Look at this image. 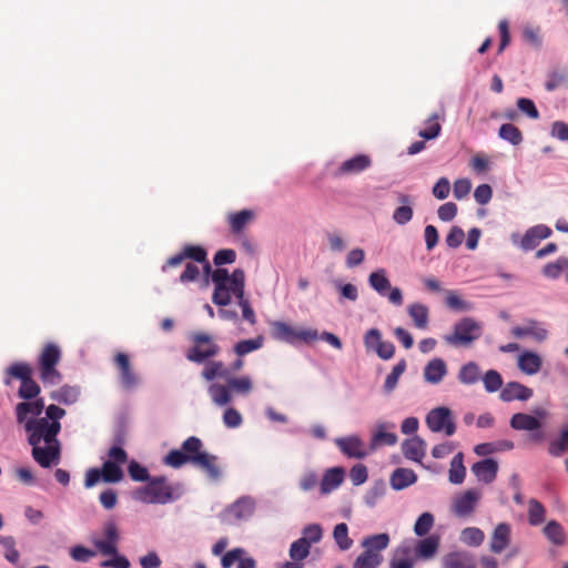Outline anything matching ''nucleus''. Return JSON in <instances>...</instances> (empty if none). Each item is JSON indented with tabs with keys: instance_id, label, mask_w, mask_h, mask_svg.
<instances>
[{
	"instance_id": "f257e3e1",
	"label": "nucleus",
	"mask_w": 568,
	"mask_h": 568,
	"mask_svg": "<svg viewBox=\"0 0 568 568\" xmlns=\"http://www.w3.org/2000/svg\"><path fill=\"white\" fill-rule=\"evenodd\" d=\"M43 407V400L36 398L19 403L16 413L18 422L24 423L26 430L29 433L33 458L42 467H49L59 462L60 444L57 435L61 429L59 420L65 415V410L57 405H49L45 417L32 419L42 413Z\"/></svg>"
},
{
	"instance_id": "f03ea898",
	"label": "nucleus",
	"mask_w": 568,
	"mask_h": 568,
	"mask_svg": "<svg viewBox=\"0 0 568 568\" xmlns=\"http://www.w3.org/2000/svg\"><path fill=\"white\" fill-rule=\"evenodd\" d=\"M131 496L142 504L165 505L174 501L180 496V491L178 486L171 484L166 477L155 476L132 490Z\"/></svg>"
},
{
	"instance_id": "7ed1b4c3",
	"label": "nucleus",
	"mask_w": 568,
	"mask_h": 568,
	"mask_svg": "<svg viewBox=\"0 0 568 568\" xmlns=\"http://www.w3.org/2000/svg\"><path fill=\"white\" fill-rule=\"evenodd\" d=\"M212 282L215 285L213 302L216 305L225 306L231 298L244 296L245 275L242 270H235L232 274L224 268H217L212 274Z\"/></svg>"
},
{
	"instance_id": "20e7f679",
	"label": "nucleus",
	"mask_w": 568,
	"mask_h": 568,
	"mask_svg": "<svg viewBox=\"0 0 568 568\" xmlns=\"http://www.w3.org/2000/svg\"><path fill=\"white\" fill-rule=\"evenodd\" d=\"M119 539V529L113 521H109L103 526L101 536H94L91 539L93 546L101 555L111 557L100 564L102 568H130L129 559L118 551Z\"/></svg>"
},
{
	"instance_id": "39448f33",
	"label": "nucleus",
	"mask_w": 568,
	"mask_h": 568,
	"mask_svg": "<svg viewBox=\"0 0 568 568\" xmlns=\"http://www.w3.org/2000/svg\"><path fill=\"white\" fill-rule=\"evenodd\" d=\"M253 389L254 382L252 377L242 375L229 378L226 384L212 383L207 392L215 405L225 406L231 403L233 394L248 395Z\"/></svg>"
},
{
	"instance_id": "423d86ee",
	"label": "nucleus",
	"mask_w": 568,
	"mask_h": 568,
	"mask_svg": "<svg viewBox=\"0 0 568 568\" xmlns=\"http://www.w3.org/2000/svg\"><path fill=\"white\" fill-rule=\"evenodd\" d=\"M61 359V349L55 344H47L39 356L40 379L43 384L55 385L61 381L57 365Z\"/></svg>"
},
{
	"instance_id": "0eeeda50",
	"label": "nucleus",
	"mask_w": 568,
	"mask_h": 568,
	"mask_svg": "<svg viewBox=\"0 0 568 568\" xmlns=\"http://www.w3.org/2000/svg\"><path fill=\"white\" fill-rule=\"evenodd\" d=\"M483 334V326L470 317L458 321L452 334L445 336V341L454 346H468L477 341Z\"/></svg>"
},
{
	"instance_id": "6e6552de",
	"label": "nucleus",
	"mask_w": 568,
	"mask_h": 568,
	"mask_svg": "<svg viewBox=\"0 0 568 568\" xmlns=\"http://www.w3.org/2000/svg\"><path fill=\"white\" fill-rule=\"evenodd\" d=\"M220 353V346L212 336L196 333L191 337V346L186 352V358L191 362L202 363L215 357Z\"/></svg>"
},
{
	"instance_id": "1a4fd4ad",
	"label": "nucleus",
	"mask_w": 568,
	"mask_h": 568,
	"mask_svg": "<svg viewBox=\"0 0 568 568\" xmlns=\"http://www.w3.org/2000/svg\"><path fill=\"white\" fill-rule=\"evenodd\" d=\"M371 287L394 305L403 304V294L398 287H393L385 268H377L368 276Z\"/></svg>"
},
{
	"instance_id": "9d476101",
	"label": "nucleus",
	"mask_w": 568,
	"mask_h": 568,
	"mask_svg": "<svg viewBox=\"0 0 568 568\" xmlns=\"http://www.w3.org/2000/svg\"><path fill=\"white\" fill-rule=\"evenodd\" d=\"M426 425L434 433H444L452 436L456 432V424L452 410L440 406L432 409L426 416Z\"/></svg>"
},
{
	"instance_id": "9b49d317",
	"label": "nucleus",
	"mask_w": 568,
	"mask_h": 568,
	"mask_svg": "<svg viewBox=\"0 0 568 568\" xmlns=\"http://www.w3.org/2000/svg\"><path fill=\"white\" fill-rule=\"evenodd\" d=\"M128 455L121 447L114 446L109 450V459L102 466V479L106 483H118L123 478L121 466Z\"/></svg>"
},
{
	"instance_id": "f8f14e48",
	"label": "nucleus",
	"mask_w": 568,
	"mask_h": 568,
	"mask_svg": "<svg viewBox=\"0 0 568 568\" xmlns=\"http://www.w3.org/2000/svg\"><path fill=\"white\" fill-rule=\"evenodd\" d=\"M272 334L276 339L284 341L287 343H295L297 341L313 342L317 338L316 331L294 328L282 322L273 323Z\"/></svg>"
},
{
	"instance_id": "ddd939ff",
	"label": "nucleus",
	"mask_w": 568,
	"mask_h": 568,
	"mask_svg": "<svg viewBox=\"0 0 568 568\" xmlns=\"http://www.w3.org/2000/svg\"><path fill=\"white\" fill-rule=\"evenodd\" d=\"M254 509V500L250 497H242L225 509L223 518L229 524L245 520L253 515Z\"/></svg>"
},
{
	"instance_id": "4468645a",
	"label": "nucleus",
	"mask_w": 568,
	"mask_h": 568,
	"mask_svg": "<svg viewBox=\"0 0 568 568\" xmlns=\"http://www.w3.org/2000/svg\"><path fill=\"white\" fill-rule=\"evenodd\" d=\"M480 498L481 494L479 490H465L454 498L452 504L453 511L458 516L470 515L475 510Z\"/></svg>"
},
{
	"instance_id": "2eb2a0df",
	"label": "nucleus",
	"mask_w": 568,
	"mask_h": 568,
	"mask_svg": "<svg viewBox=\"0 0 568 568\" xmlns=\"http://www.w3.org/2000/svg\"><path fill=\"white\" fill-rule=\"evenodd\" d=\"M335 444L344 455L349 458H364L368 455L365 443L357 436H348L335 439Z\"/></svg>"
},
{
	"instance_id": "dca6fc26",
	"label": "nucleus",
	"mask_w": 568,
	"mask_h": 568,
	"mask_svg": "<svg viewBox=\"0 0 568 568\" xmlns=\"http://www.w3.org/2000/svg\"><path fill=\"white\" fill-rule=\"evenodd\" d=\"M184 258H192V263H197L202 265L203 274H207L210 271V263L206 260L205 251L200 246H187L184 248L183 253L170 258L168 261L166 266H176L180 265Z\"/></svg>"
},
{
	"instance_id": "f3484780",
	"label": "nucleus",
	"mask_w": 568,
	"mask_h": 568,
	"mask_svg": "<svg viewBox=\"0 0 568 568\" xmlns=\"http://www.w3.org/2000/svg\"><path fill=\"white\" fill-rule=\"evenodd\" d=\"M440 537L438 535H430L419 539L412 551L416 559L428 560L432 559L439 548Z\"/></svg>"
},
{
	"instance_id": "a211bd4d",
	"label": "nucleus",
	"mask_w": 568,
	"mask_h": 568,
	"mask_svg": "<svg viewBox=\"0 0 568 568\" xmlns=\"http://www.w3.org/2000/svg\"><path fill=\"white\" fill-rule=\"evenodd\" d=\"M550 235L551 230L548 226L542 224L535 225L524 234L520 240V246L524 250H532L539 245L542 240L548 239Z\"/></svg>"
},
{
	"instance_id": "6ab92c4d",
	"label": "nucleus",
	"mask_w": 568,
	"mask_h": 568,
	"mask_svg": "<svg viewBox=\"0 0 568 568\" xmlns=\"http://www.w3.org/2000/svg\"><path fill=\"white\" fill-rule=\"evenodd\" d=\"M345 478V470L342 467H333L327 469L320 483V491L322 495H327L338 488Z\"/></svg>"
},
{
	"instance_id": "aec40b11",
	"label": "nucleus",
	"mask_w": 568,
	"mask_h": 568,
	"mask_svg": "<svg viewBox=\"0 0 568 568\" xmlns=\"http://www.w3.org/2000/svg\"><path fill=\"white\" fill-rule=\"evenodd\" d=\"M513 334L516 337H531L536 342H542L547 338L548 331L544 324L535 321H530L524 326H518L513 329Z\"/></svg>"
},
{
	"instance_id": "412c9836",
	"label": "nucleus",
	"mask_w": 568,
	"mask_h": 568,
	"mask_svg": "<svg viewBox=\"0 0 568 568\" xmlns=\"http://www.w3.org/2000/svg\"><path fill=\"white\" fill-rule=\"evenodd\" d=\"M531 396L532 389L517 382L508 383L500 393V397L505 402L526 400Z\"/></svg>"
},
{
	"instance_id": "4be33fe9",
	"label": "nucleus",
	"mask_w": 568,
	"mask_h": 568,
	"mask_svg": "<svg viewBox=\"0 0 568 568\" xmlns=\"http://www.w3.org/2000/svg\"><path fill=\"white\" fill-rule=\"evenodd\" d=\"M471 470L479 481L489 484L496 478L498 464L493 459H485L474 464Z\"/></svg>"
},
{
	"instance_id": "5701e85b",
	"label": "nucleus",
	"mask_w": 568,
	"mask_h": 568,
	"mask_svg": "<svg viewBox=\"0 0 568 568\" xmlns=\"http://www.w3.org/2000/svg\"><path fill=\"white\" fill-rule=\"evenodd\" d=\"M402 449L406 458L420 462L425 456L426 443L420 437L414 436L403 443Z\"/></svg>"
},
{
	"instance_id": "b1692460",
	"label": "nucleus",
	"mask_w": 568,
	"mask_h": 568,
	"mask_svg": "<svg viewBox=\"0 0 568 568\" xmlns=\"http://www.w3.org/2000/svg\"><path fill=\"white\" fill-rule=\"evenodd\" d=\"M255 214L251 210H243L227 215V222L234 234H241L254 220Z\"/></svg>"
},
{
	"instance_id": "393cba45",
	"label": "nucleus",
	"mask_w": 568,
	"mask_h": 568,
	"mask_svg": "<svg viewBox=\"0 0 568 568\" xmlns=\"http://www.w3.org/2000/svg\"><path fill=\"white\" fill-rule=\"evenodd\" d=\"M542 365L541 357L534 352H524L518 356V367L526 375L537 374Z\"/></svg>"
},
{
	"instance_id": "a878e982",
	"label": "nucleus",
	"mask_w": 568,
	"mask_h": 568,
	"mask_svg": "<svg viewBox=\"0 0 568 568\" xmlns=\"http://www.w3.org/2000/svg\"><path fill=\"white\" fill-rule=\"evenodd\" d=\"M417 480V475L408 468H397L393 471L389 483L393 489L402 490Z\"/></svg>"
},
{
	"instance_id": "bb28decb",
	"label": "nucleus",
	"mask_w": 568,
	"mask_h": 568,
	"mask_svg": "<svg viewBox=\"0 0 568 568\" xmlns=\"http://www.w3.org/2000/svg\"><path fill=\"white\" fill-rule=\"evenodd\" d=\"M416 557L409 547L403 546L394 550L389 561L390 568H413Z\"/></svg>"
},
{
	"instance_id": "cd10ccee",
	"label": "nucleus",
	"mask_w": 568,
	"mask_h": 568,
	"mask_svg": "<svg viewBox=\"0 0 568 568\" xmlns=\"http://www.w3.org/2000/svg\"><path fill=\"white\" fill-rule=\"evenodd\" d=\"M510 541V527L507 524H499L491 536L490 549L494 552H500Z\"/></svg>"
},
{
	"instance_id": "c85d7f7f",
	"label": "nucleus",
	"mask_w": 568,
	"mask_h": 568,
	"mask_svg": "<svg viewBox=\"0 0 568 568\" xmlns=\"http://www.w3.org/2000/svg\"><path fill=\"white\" fill-rule=\"evenodd\" d=\"M447 373L446 363L440 358L432 359L424 369V377L428 383L437 384Z\"/></svg>"
},
{
	"instance_id": "c756f323",
	"label": "nucleus",
	"mask_w": 568,
	"mask_h": 568,
	"mask_svg": "<svg viewBox=\"0 0 568 568\" xmlns=\"http://www.w3.org/2000/svg\"><path fill=\"white\" fill-rule=\"evenodd\" d=\"M389 536L387 534H377L367 536L362 541V547L365 551H371L375 555H382L389 545Z\"/></svg>"
},
{
	"instance_id": "7c9ffc66",
	"label": "nucleus",
	"mask_w": 568,
	"mask_h": 568,
	"mask_svg": "<svg viewBox=\"0 0 568 568\" xmlns=\"http://www.w3.org/2000/svg\"><path fill=\"white\" fill-rule=\"evenodd\" d=\"M371 164L367 155L359 154L342 163L338 169L339 174H355L364 171Z\"/></svg>"
},
{
	"instance_id": "2f4dec72",
	"label": "nucleus",
	"mask_w": 568,
	"mask_h": 568,
	"mask_svg": "<svg viewBox=\"0 0 568 568\" xmlns=\"http://www.w3.org/2000/svg\"><path fill=\"white\" fill-rule=\"evenodd\" d=\"M114 361L121 372V381L123 385H125L126 387H131L132 385H134L135 376L131 369L128 355L124 353H119L116 354Z\"/></svg>"
},
{
	"instance_id": "473e14b6",
	"label": "nucleus",
	"mask_w": 568,
	"mask_h": 568,
	"mask_svg": "<svg viewBox=\"0 0 568 568\" xmlns=\"http://www.w3.org/2000/svg\"><path fill=\"white\" fill-rule=\"evenodd\" d=\"M196 459L197 462L194 465L204 469L210 477L219 478L221 476V467L216 456L206 452L204 455Z\"/></svg>"
},
{
	"instance_id": "72a5a7b5",
	"label": "nucleus",
	"mask_w": 568,
	"mask_h": 568,
	"mask_svg": "<svg viewBox=\"0 0 568 568\" xmlns=\"http://www.w3.org/2000/svg\"><path fill=\"white\" fill-rule=\"evenodd\" d=\"M202 442L196 437H189L183 444L182 449L184 450L185 456L187 457V462L195 464L197 462L196 458L204 455L206 452L202 449Z\"/></svg>"
},
{
	"instance_id": "f704fd0d",
	"label": "nucleus",
	"mask_w": 568,
	"mask_h": 568,
	"mask_svg": "<svg viewBox=\"0 0 568 568\" xmlns=\"http://www.w3.org/2000/svg\"><path fill=\"white\" fill-rule=\"evenodd\" d=\"M466 476V468L464 466V455L458 453L450 462L449 481L453 484H462Z\"/></svg>"
},
{
	"instance_id": "c9c22d12",
	"label": "nucleus",
	"mask_w": 568,
	"mask_h": 568,
	"mask_svg": "<svg viewBox=\"0 0 568 568\" xmlns=\"http://www.w3.org/2000/svg\"><path fill=\"white\" fill-rule=\"evenodd\" d=\"M227 369L221 361H210L205 363L202 369V377L207 382H213L215 378L225 377Z\"/></svg>"
},
{
	"instance_id": "e433bc0d",
	"label": "nucleus",
	"mask_w": 568,
	"mask_h": 568,
	"mask_svg": "<svg viewBox=\"0 0 568 568\" xmlns=\"http://www.w3.org/2000/svg\"><path fill=\"white\" fill-rule=\"evenodd\" d=\"M513 448V443L508 440H500L496 443H484L475 446L474 452L478 456H487L497 452L509 450Z\"/></svg>"
},
{
	"instance_id": "4c0bfd02",
	"label": "nucleus",
	"mask_w": 568,
	"mask_h": 568,
	"mask_svg": "<svg viewBox=\"0 0 568 568\" xmlns=\"http://www.w3.org/2000/svg\"><path fill=\"white\" fill-rule=\"evenodd\" d=\"M444 568H475V561L469 555L455 552L445 558Z\"/></svg>"
},
{
	"instance_id": "58836bf2",
	"label": "nucleus",
	"mask_w": 568,
	"mask_h": 568,
	"mask_svg": "<svg viewBox=\"0 0 568 568\" xmlns=\"http://www.w3.org/2000/svg\"><path fill=\"white\" fill-rule=\"evenodd\" d=\"M510 425L515 429L535 430L539 428L540 423L531 415L519 413L511 417Z\"/></svg>"
},
{
	"instance_id": "ea45409f",
	"label": "nucleus",
	"mask_w": 568,
	"mask_h": 568,
	"mask_svg": "<svg viewBox=\"0 0 568 568\" xmlns=\"http://www.w3.org/2000/svg\"><path fill=\"white\" fill-rule=\"evenodd\" d=\"M263 343L264 338L262 336H257L252 339L240 341L234 345V353L237 357H243L248 353L260 349L263 346Z\"/></svg>"
},
{
	"instance_id": "a19ab883",
	"label": "nucleus",
	"mask_w": 568,
	"mask_h": 568,
	"mask_svg": "<svg viewBox=\"0 0 568 568\" xmlns=\"http://www.w3.org/2000/svg\"><path fill=\"white\" fill-rule=\"evenodd\" d=\"M408 314L418 328H425L428 323V308L423 304H412L408 306Z\"/></svg>"
},
{
	"instance_id": "79ce46f5",
	"label": "nucleus",
	"mask_w": 568,
	"mask_h": 568,
	"mask_svg": "<svg viewBox=\"0 0 568 568\" xmlns=\"http://www.w3.org/2000/svg\"><path fill=\"white\" fill-rule=\"evenodd\" d=\"M383 561V555L363 551L354 561L353 568H377Z\"/></svg>"
},
{
	"instance_id": "37998d69",
	"label": "nucleus",
	"mask_w": 568,
	"mask_h": 568,
	"mask_svg": "<svg viewBox=\"0 0 568 568\" xmlns=\"http://www.w3.org/2000/svg\"><path fill=\"white\" fill-rule=\"evenodd\" d=\"M484 539V531L477 527H467L460 532V540L467 546H479Z\"/></svg>"
},
{
	"instance_id": "c03bdc74",
	"label": "nucleus",
	"mask_w": 568,
	"mask_h": 568,
	"mask_svg": "<svg viewBox=\"0 0 568 568\" xmlns=\"http://www.w3.org/2000/svg\"><path fill=\"white\" fill-rule=\"evenodd\" d=\"M78 396H79L78 389L72 386H63L60 389L54 390L51 394L52 399L63 403V404H67V405L73 404L74 402H77Z\"/></svg>"
},
{
	"instance_id": "a18cd8bd",
	"label": "nucleus",
	"mask_w": 568,
	"mask_h": 568,
	"mask_svg": "<svg viewBox=\"0 0 568 568\" xmlns=\"http://www.w3.org/2000/svg\"><path fill=\"white\" fill-rule=\"evenodd\" d=\"M310 547V542L306 541V538H300L292 544L290 549V557L295 562H300L308 556Z\"/></svg>"
},
{
	"instance_id": "49530a36",
	"label": "nucleus",
	"mask_w": 568,
	"mask_h": 568,
	"mask_svg": "<svg viewBox=\"0 0 568 568\" xmlns=\"http://www.w3.org/2000/svg\"><path fill=\"white\" fill-rule=\"evenodd\" d=\"M333 536L342 550H347L352 547L353 540L348 536V527L346 524L341 523L336 525L333 531Z\"/></svg>"
},
{
	"instance_id": "de8ad7c7",
	"label": "nucleus",
	"mask_w": 568,
	"mask_h": 568,
	"mask_svg": "<svg viewBox=\"0 0 568 568\" xmlns=\"http://www.w3.org/2000/svg\"><path fill=\"white\" fill-rule=\"evenodd\" d=\"M435 518L430 513H423L414 525V532L423 537L427 535L434 527Z\"/></svg>"
},
{
	"instance_id": "09e8293b",
	"label": "nucleus",
	"mask_w": 568,
	"mask_h": 568,
	"mask_svg": "<svg viewBox=\"0 0 568 568\" xmlns=\"http://www.w3.org/2000/svg\"><path fill=\"white\" fill-rule=\"evenodd\" d=\"M565 271H568V258L559 257L555 262L545 265L542 273L549 278H557Z\"/></svg>"
},
{
	"instance_id": "8fccbe9b",
	"label": "nucleus",
	"mask_w": 568,
	"mask_h": 568,
	"mask_svg": "<svg viewBox=\"0 0 568 568\" xmlns=\"http://www.w3.org/2000/svg\"><path fill=\"white\" fill-rule=\"evenodd\" d=\"M499 136L514 145H518L523 141V135L519 129L510 123H506L500 126Z\"/></svg>"
},
{
	"instance_id": "3c124183",
	"label": "nucleus",
	"mask_w": 568,
	"mask_h": 568,
	"mask_svg": "<svg viewBox=\"0 0 568 568\" xmlns=\"http://www.w3.org/2000/svg\"><path fill=\"white\" fill-rule=\"evenodd\" d=\"M480 371L475 363L465 364L459 371V381L464 384H473L479 379Z\"/></svg>"
},
{
	"instance_id": "603ef678",
	"label": "nucleus",
	"mask_w": 568,
	"mask_h": 568,
	"mask_svg": "<svg viewBox=\"0 0 568 568\" xmlns=\"http://www.w3.org/2000/svg\"><path fill=\"white\" fill-rule=\"evenodd\" d=\"M397 442V436L387 430L385 426H379L372 438V444L374 446L379 445H394Z\"/></svg>"
},
{
	"instance_id": "864d4df0",
	"label": "nucleus",
	"mask_w": 568,
	"mask_h": 568,
	"mask_svg": "<svg viewBox=\"0 0 568 568\" xmlns=\"http://www.w3.org/2000/svg\"><path fill=\"white\" fill-rule=\"evenodd\" d=\"M406 369V362L405 361H399L392 369L390 374L386 377V381H385V384H384V388L386 392H392L397 383H398V379L399 377L403 375V373L405 372Z\"/></svg>"
},
{
	"instance_id": "5fc2aeb1",
	"label": "nucleus",
	"mask_w": 568,
	"mask_h": 568,
	"mask_svg": "<svg viewBox=\"0 0 568 568\" xmlns=\"http://www.w3.org/2000/svg\"><path fill=\"white\" fill-rule=\"evenodd\" d=\"M544 531L551 542L556 545H562L565 542V532L562 527L558 523L549 521L545 527Z\"/></svg>"
},
{
	"instance_id": "6e6d98bb",
	"label": "nucleus",
	"mask_w": 568,
	"mask_h": 568,
	"mask_svg": "<svg viewBox=\"0 0 568 568\" xmlns=\"http://www.w3.org/2000/svg\"><path fill=\"white\" fill-rule=\"evenodd\" d=\"M442 130L439 119L437 115H433L425 122V128L419 132V135L424 139L430 140L439 135Z\"/></svg>"
},
{
	"instance_id": "4d7b16f0",
	"label": "nucleus",
	"mask_w": 568,
	"mask_h": 568,
	"mask_svg": "<svg viewBox=\"0 0 568 568\" xmlns=\"http://www.w3.org/2000/svg\"><path fill=\"white\" fill-rule=\"evenodd\" d=\"M40 393L39 385L32 379V377L21 382L19 387V396L24 399L36 398Z\"/></svg>"
},
{
	"instance_id": "13d9d810",
	"label": "nucleus",
	"mask_w": 568,
	"mask_h": 568,
	"mask_svg": "<svg viewBox=\"0 0 568 568\" xmlns=\"http://www.w3.org/2000/svg\"><path fill=\"white\" fill-rule=\"evenodd\" d=\"M129 475L134 481H148L152 477L149 475V470L140 465L135 460H131L128 467Z\"/></svg>"
},
{
	"instance_id": "bf43d9fd",
	"label": "nucleus",
	"mask_w": 568,
	"mask_h": 568,
	"mask_svg": "<svg viewBox=\"0 0 568 568\" xmlns=\"http://www.w3.org/2000/svg\"><path fill=\"white\" fill-rule=\"evenodd\" d=\"M471 182L466 178L457 179L453 185V194L456 200H463L470 193Z\"/></svg>"
},
{
	"instance_id": "052dcab7",
	"label": "nucleus",
	"mask_w": 568,
	"mask_h": 568,
	"mask_svg": "<svg viewBox=\"0 0 568 568\" xmlns=\"http://www.w3.org/2000/svg\"><path fill=\"white\" fill-rule=\"evenodd\" d=\"M528 517L531 525L540 524L545 517L542 505L536 500H530L528 505Z\"/></svg>"
},
{
	"instance_id": "680f3d73",
	"label": "nucleus",
	"mask_w": 568,
	"mask_h": 568,
	"mask_svg": "<svg viewBox=\"0 0 568 568\" xmlns=\"http://www.w3.org/2000/svg\"><path fill=\"white\" fill-rule=\"evenodd\" d=\"M243 422L241 413L234 407H227L223 413V423L229 428H236Z\"/></svg>"
},
{
	"instance_id": "e2e57ef3",
	"label": "nucleus",
	"mask_w": 568,
	"mask_h": 568,
	"mask_svg": "<svg viewBox=\"0 0 568 568\" xmlns=\"http://www.w3.org/2000/svg\"><path fill=\"white\" fill-rule=\"evenodd\" d=\"M0 544L4 548L6 559L12 564H17L19 560V551L14 547V540L11 537H0Z\"/></svg>"
},
{
	"instance_id": "0e129e2a",
	"label": "nucleus",
	"mask_w": 568,
	"mask_h": 568,
	"mask_svg": "<svg viewBox=\"0 0 568 568\" xmlns=\"http://www.w3.org/2000/svg\"><path fill=\"white\" fill-rule=\"evenodd\" d=\"M189 463L187 457L184 454V450L181 449H174L171 450L165 457H164V464L174 468H179L183 466L184 464Z\"/></svg>"
},
{
	"instance_id": "69168bd1",
	"label": "nucleus",
	"mask_w": 568,
	"mask_h": 568,
	"mask_svg": "<svg viewBox=\"0 0 568 568\" xmlns=\"http://www.w3.org/2000/svg\"><path fill=\"white\" fill-rule=\"evenodd\" d=\"M203 273L202 265L197 263H187L185 270L180 276L182 283L195 281Z\"/></svg>"
},
{
	"instance_id": "338daca9",
	"label": "nucleus",
	"mask_w": 568,
	"mask_h": 568,
	"mask_svg": "<svg viewBox=\"0 0 568 568\" xmlns=\"http://www.w3.org/2000/svg\"><path fill=\"white\" fill-rule=\"evenodd\" d=\"M470 168L476 173H484L490 169V159L483 153H477L470 160Z\"/></svg>"
},
{
	"instance_id": "774afa93",
	"label": "nucleus",
	"mask_w": 568,
	"mask_h": 568,
	"mask_svg": "<svg viewBox=\"0 0 568 568\" xmlns=\"http://www.w3.org/2000/svg\"><path fill=\"white\" fill-rule=\"evenodd\" d=\"M485 388L488 392H495L500 388L503 379L499 373L496 371H488L483 378Z\"/></svg>"
}]
</instances>
